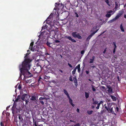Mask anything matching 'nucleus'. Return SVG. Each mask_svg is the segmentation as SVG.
I'll return each mask as SVG.
<instances>
[{
    "label": "nucleus",
    "mask_w": 126,
    "mask_h": 126,
    "mask_svg": "<svg viewBox=\"0 0 126 126\" xmlns=\"http://www.w3.org/2000/svg\"><path fill=\"white\" fill-rule=\"evenodd\" d=\"M31 64L27 65H19V68L21 74L23 75L24 77L29 78L31 77V74L29 71L30 69Z\"/></svg>",
    "instance_id": "1"
},
{
    "label": "nucleus",
    "mask_w": 126,
    "mask_h": 126,
    "mask_svg": "<svg viewBox=\"0 0 126 126\" xmlns=\"http://www.w3.org/2000/svg\"><path fill=\"white\" fill-rule=\"evenodd\" d=\"M29 54L28 53H27L26 54V55L24 57L25 59L24 61L22 62L21 64L19 65H27V64H30L31 62L32 61L29 58H28L27 56Z\"/></svg>",
    "instance_id": "2"
},
{
    "label": "nucleus",
    "mask_w": 126,
    "mask_h": 126,
    "mask_svg": "<svg viewBox=\"0 0 126 126\" xmlns=\"http://www.w3.org/2000/svg\"><path fill=\"white\" fill-rule=\"evenodd\" d=\"M40 102L43 105H44V101H45L44 100L46 101L47 100V99L46 97H41L39 98Z\"/></svg>",
    "instance_id": "3"
},
{
    "label": "nucleus",
    "mask_w": 126,
    "mask_h": 126,
    "mask_svg": "<svg viewBox=\"0 0 126 126\" xmlns=\"http://www.w3.org/2000/svg\"><path fill=\"white\" fill-rule=\"evenodd\" d=\"M34 44V42H32L30 44V46L29 48V49L33 51H36V50L34 48V47L33 48H32L33 46V45Z\"/></svg>",
    "instance_id": "4"
},
{
    "label": "nucleus",
    "mask_w": 126,
    "mask_h": 126,
    "mask_svg": "<svg viewBox=\"0 0 126 126\" xmlns=\"http://www.w3.org/2000/svg\"><path fill=\"white\" fill-rule=\"evenodd\" d=\"M48 33L47 32V31L44 30L41 32V34L39 35L40 37H42L43 38H44L46 36V35H47Z\"/></svg>",
    "instance_id": "5"
},
{
    "label": "nucleus",
    "mask_w": 126,
    "mask_h": 126,
    "mask_svg": "<svg viewBox=\"0 0 126 126\" xmlns=\"http://www.w3.org/2000/svg\"><path fill=\"white\" fill-rule=\"evenodd\" d=\"M72 36L75 38H77L79 39V33L76 32H73L72 33Z\"/></svg>",
    "instance_id": "6"
},
{
    "label": "nucleus",
    "mask_w": 126,
    "mask_h": 126,
    "mask_svg": "<svg viewBox=\"0 0 126 126\" xmlns=\"http://www.w3.org/2000/svg\"><path fill=\"white\" fill-rule=\"evenodd\" d=\"M31 100L33 101V103L35 104L37 103V100L36 99V97L34 96H32L30 99Z\"/></svg>",
    "instance_id": "7"
},
{
    "label": "nucleus",
    "mask_w": 126,
    "mask_h": 126,
    "mask_svg": "<svg viewBox=\"0 0 126 126\" xmlns=\"http://www.w3.org/2000/svg\"><path fill=\"white\" fill-rule=\"evenodd\" d=\"M124 13V11L123 10H122L119 12V13L117 14L116 17L117 19L118 18L123 14Z\"/></svg>",
    "instance_id": "8"
},
{
    "label": "nucleus",
    "mask_w": 126,
    "mask_h": 126,
    "mask_svg": "<svg viewBox=\"0 0 126 126\" xmlns=\"http://www.w3.org/2000/svg\"><path fill=\"white\" fill-rule=\"evenodd\" d=\"M65 38H66L68 39L69 40L73 42H76V41L74 39L72 38L70 36H65L64 37Z\"/></svg>",
    "instance_id": "9"
},
{
    "label": "nucleus",
    "mask_w": 126,
    "mask_h": 126,
    "mask_svg": "<svg viewBox=\"0 0 126 126\" xmlns=\"http://www.w3.org/2000/svg\"><path fill=\"white\" fill-rule=\"evenodd\" d=\"M69 99V102L70 104L73 107L75 106V105L72 103V100L70 98V96L67 97Z\"/></svg>",
    "instance_id": "10"
},
{
    "label": "nucleus",
    "mask_w": 126,
    "mask_h": 126,
    "mask_svg": "<svg viewBox=\"0 0 126 126\" xmlns=\"http://www.w3.org/2000/svg\"><path fill=\"white\" fill-rule=\"evenodd\" d=\"M27 94H23L21 96V98L23 100H25V97L27 96Z\"/></svg>",
    "instance_id": "11"
},
{
    "label": "nucleus",
    "mask_w": 126,
    "mask_h": 126,
    "mask_svg": "<svg viewBox=\"0 0 126 126\" xmlns=\"http://www.w3.org/2000/svg\"><path fill=\"white\" fill-rule=\"evenodd\" d=\"M12 110L13 114H14L17 113V108H12Z\"/></svg>",
    "instance_id": "12"
},
{
    "label": "nucleus",
    "mask_w": 126,
    "mask_h": 126,
    "mask_svg": "<svg viewBox=\"0 0 126 126\" xmlns=\"http://www.w3.org/2000/svg\"><path fill=\"white\" fill-rule=\"evenodd\" d=\"M76 68L78 70L79 72V64H78L76 67V68L74 69L72 72V73L73 74H75V72L76 70Z\"/></svg>",
    "instance_id": "13"
},
{
    "label": "nucleus",
    "mask_w": 126,
    "mask_h": 126,
    "mask_svg": "<svg viewBox=\"0 0 126 126\" xmlns=\"http://www.w3.org/2000/svg\"><path fill=\"white\" fill-rule=\"evenodd\" d=\"M18 118L19 121V122H23V119L22 117L20 114L18 115Z\"/></svg>",
    "instance_id": "14"
},
{
    "label": "nucleus",
    "mask_w": 126,
    "mask_h": 126,
    "mask_svg": "<svg viewBox=\"0 0 126 126\" xmlns=\"http://www.w3.org/2000/svg\"><path fill=\"white\" fill-rule=\"evenodd\" d=\"M103 103V102L102 101H100L99 103H98L97 105V106L96 107V109H99V107L100 105L101 104H102Z\"/></svg>",
    "instance_id": "15"
},
{
    "label": "nucleus",
    "mask_w": 126,
    "mask_h": 126,
    "mask_svg": "<svg viewBox=\"0 0 126 126\" xmlns=\"http://www.w3.org/2000/svg\"><path fill=\"white\" fill-rule=\"evenodd\" d=\"M118 3H119V2H115V9H116V10L117 8L120 7V5L118 6Z\"/></svg>",
    "instance_id": "16"
},
{
    "label": "nucleus",
    "mask_w": 126,
    "mask_h": 126,
    "mask_svg": "<svg viewBox=\"0 0 126 126\" xmlns=\"http://www.w3.org/2000/svg\"><path fill=\"white\" fill-rule=\"evenodd\" d=\"M73 80H74V82L75 83V85L76 86H76H77V85H78V84H77L78 82H77V79L76 78H74L73 79Z\"/></svg>",
    "instance_id": "17"
},
{
    "label": "nucleus",
    "mask_w": 126,
    "mask_h": 126,
    "mask_svg": "<svg viewBox=\"0 0 126 126\" xmlns=\"http://www.w3.org/2000/svg\"><path fill=\"white\" fill-rule=\"evenodd\" d=\"M21 97L20 95H19L17 96V98L15 100V102H17L18 101H19L20 98Z\"/></svg>",
    "instance_id": "18"
},
{
    "label": "nucleus",
    "mask_w": 126,
    "mask_h": 126,
    "mask_svg": "<svg viewBox=\"0 0 126 126\" xmlns=\"http://www.w3.org/2000/svg\"><path fill=\"white\" fill-rule=\"evenodd\" d=\"M63 91L64 94L66 95L67 97L69 96L68 93L66 90L63 89Z\"/></svg>",
    "instance_id": "19"
},
{
    "label": "nucleus",
    "mask_w": 126,
    "mask_h": 126,
    "mask_svg": "<svg viewBox=\"0 0 126 126\" xmlns=\"http://www.w3.org/2000/svg\"><path fill=\"white\" fill-rule=\"evenodd\" d=\"M85 96L86 99L88 98L89 96V94L88 93L85 92Z\"/></svg>",
    "instance_id": "20"
},
{
    "label": "nucleus",
    "mask_w": 126,
    "mask_h": 126,
    "mask_svg": "<svg viewBox=\"0 0 126 126\" xmlns=\"http://www.w3.org/2000/svg\"><path fill=\"white\" fill-rule=\"evenodd\" d=\"M117 19V18L115 16V17L113 19H112L111 20H110V21H109V22H110V23H112V22L115 21Z\"/></svg>",
    "instance_id": "21"
},
{
    "label": "nucleus",
    "mask_w": 126,
    "mask_h": 126,
    "mask_svg": "<svg viewBox=\"0 0 126 126\" xmlns=\"http://www.w3.org/2000/svg\"><path fill=\"white\" fill-rule=\"evenodd\" d=\"M111 97L112 100L114 101H116V98L115 97L112 95H111Z\"/></svg>",
    "instance_id": "22"
},
{
    "label": "nucleus",
    "mask_w": 126,
    "mask_h": 126,
    "mask_svg": "<svg viewBox=\"0 0 126 126\" xmlns=\"http://www.w3.org/2000/svg\"><path fill=\"white\" fill-rule=\"evenodd\" d=\"M98 29L97 30L95 31H94L90 35L92 37V36L98 30Z\"/></svg>",
    "instance_id": "23"
},
{
    "label": "nucleus",
    "mask_w": 126,
    "mask_h": 126,
    "mask_svg": "<svg viewBox=\"0 0 126 126\" xmlns=\"http://www.w3.org/2000/svg\"><path fill=\"white\" fill-rule=\"evenodd\" d=\"M120 29L122 32H124V30L122 26V24H121L120 26Z\"/></svg>",
    "instance_id": "24"
},
{
    "label": "nucleus",
    "mask_w": 126,
    "mask_h": 126,
    "mask_svg": "<svg viewBox=\"0 0 126 126\" xmlns=\"http://www.w3.org/2000/svg\"><path fill=\"white\" fill-rule=\"evenodd\" d=\"M98 101L95 100L94 102H93V104L94 105L96 104H98Z\"/></svg>",
    "instance_id": "25"
},
{
    "label": "nucleus",
    "mask_w": 126,
    "mask_h": 126,
    "mask_svg": "<svg viewBox=\"0 0 126 126\" xmlns=\"http://www.w3.org/2000/svg\"><path fill=\"white\" fill-rule=\"evenodd\" d=\"M93 111L92 110L88 111H87V113L88 114L90 115L92 113Z\"/></svg>",
    "instance_id": "26"
},
{
    "label": "nucleus",
    "mask_w": 126,
    "mask_h": 126,
    "mask_svg": "<svg viewBox=\"0 0 126 126\" xmlns=\"http://www.w3.org/2000/svg\"><path fill=\"white\" fill-rule=\"evenodd\" d=\"M108 92L109 93H112V88H110V89H108Z\"/></svg>",
    "instance_id": "27"
},
{
    "label": "nucleus",
    "mask_w": 126,
    "mask_h": 126,
    "mask_svg": "<svg viewBox=\"0 0 126 126\" xmlns=\"http://www.w3.org/2000/svg\"><path fill=\"white\" fill-rule=\"evenodd\" d=\"M111 14H109L107 13V14L106 15V16L107 17H110Z\"/></svg>",
    "instance_id": "28"
},
{
    "label": "nucleus",
    "mask_w": 126,
    "mask_h": 126,
    "mask_svg": "<svg viewBox=\"0 0 126 126\" xmlns=\"http://www.w3.org/2000/svg\"><path fill=\"white\" fill-rule=\"evenodd\" d=\"M110 112L112 113H113L114 112V111L113 110L112 108L111 109L109 108V111Z\"/></svg>",
    "instance_id": "29"
},
{
    "label": "nucleus",
    "mask_w": 126,
    "mask_h": 126,
    "mask_svg": "<svg viewBox=\"0 0 126 126\" xmlns=\"http://www.w3.org/2000/svg\"><path fill=\"white\" fill-rule=\"evenodd\" d=\"M21 108H19V109H17V113L18 112L19 113L20 112V111L21 110Z\"/></svg>",
    "instance_id": "30"
},
{
    "label": "nucleus",
    "mask_w": 126,
    "mask_h": 126,
    "mask_svg": "<svg viewBox=\"0 0 126 126\" xmlns=\"http://www.w3.org/2000/svg\"><path fill=\"white\" fill-rule=\"evenodd\" d=\"M46 44L49 47H51L50 46V43L48 42V41H47Z\"/></svg>",
    "instance_id": "31"
},
{
    "label": "nucleus",
    "mask_w": 126,
    "mask_h": 126,
    "mask_svg": "<svg viewBox=\"0 0 126 126\" xmlns=\"http://www.w3.org/2000/svg\"><path fill=\"white\" fill-rule=\"evenodd\" d=\"M105 1L106 3L109 6H110V4H109V1L108 0H105Z\"/></svg>",
    "instance_id": "32"
},
{
    "label": "nucleus",
    "mask_w": 126,
    "mask_h": 126,
    "mask_svg": "<svg viewBox=\"0 0 126 126\" xmlns=\"http://www.w3.org/2000/svg\"><path fill=\"white\" fill-rule=\"evenodd\" d=\"M92 37L90 35H89L87 38V40L89 41Z\"/></svg>",
    "instance_id": "33"
},
{
    "label": "nucleus",
    "mask_w": 126,
    "mask_h": 126,
    "mask_svg": "<svg viewBox=\"0 0 126 126\" xmlns=\"http://www.w3.org/2000/svg\"><path fill=\"white\" fill-rule=\"evenodd\" d=\"M94 86H93L92 85V90L93 91H95L96 90V89H95L94 88Z\"/></svg>",
    "instance_id": "34"
},
{
    "label": "nucleus",
    "mask_w": 126,
    "mask_h": 126,
    "mask_svg": "<svg viewBox=\"0 0 126 126\" xmlns=\"http://www.w3.org/2000/svg\"><path fill=\"white\" fill-rule=\"evenodd\" d=\"M113 44L114 47V48L116 49L117 48V46H116L115 43V42H113Z\"/></svg>",
    "instance_id": "35"
},
{
    "label": "nucleus",
    "mask_w": 126,
    "mask_h": 126,
    "mask_svg": "<svg viewBox=\"0 0 126 126\" xmlns=\"http://www.w3.org/2000/svg\"><path fill=\"white\" fill-rule=\"evenodd\" d=\"M90 61L89 62V63H92L93 62L94 60L92 59H90Z\"/></svg>",
    "instance_id": "36"
},
{
    "label": "nucleus",
    "mask_w": 126,
    "mask_h": 126,
    "mask_svg": "<svg viewBox=\"0 0 126 126\" xmlns=\"http://www.w3.org/2000/svg\"><path fill=\"white\" fill-rule=\"evenodd\" d=\"M69 80L71 81H73V80L72 79V77L71 76H70V77H69Z\"/></svg>",
    "instance_id": "37"
},
{
    "label": "nucleus",
    "mask_w": 126,
    "mask_h": 126,
    "mask_svg": "<svg viewBox=\"0 0 126 126\" xmlns=\"http://www.w3.org/2000/svg\"><path fill=\"white\" fill-rule=\"evenodd\" d=\"M75 16H76L77 17H79V16L78 14H77V13L76 12H75Z\"/></svg>",
    "instance_id": "38"
},
{
    "label": "nucleus",
    "mask_w": 126,
    "mask_h": 126,
    "mask_svg": "<svg viewBox=\"0 0 126 126\" xmlns=\"http://www.w3.org/2000/svg\"><path fill=\"white\" fill-rule=\"evenodd\" d=\"M60 4V3H55V6H56L57 5H58V6H59Z\"/></svg>",
    "instance_id": "39"
},
{
    "label": "nucleus",
    "mask_w": 126,
    "mask_h": 126,
    "mask_svg": "<svg viewBox=\"0 0 126 126\" xmlns=\"http://www.w3.org/2000/svg\"><path fill=\"white\" fill-rule=\"evenodd\" d=\"M74 23L75 24L77 25H78V23L77 21L76 20V21H75L74 22Z\"/></svg>",
    "instance_id": "40"
},
{
    "label": "nucleus",
    "mask_w": 126,
    "mask_h": 126,
    "mask_svg": "<svg viewBox=\"0 0 126 126\" xmlns=\"http://www.w3.org/2000/svg\"><path fill=\"white\" fill-rule=\"evenodd\" d=\"M85 52V51L84 50H82L81 51V54H82V56L83 55V54Z\"/></svg>",
    "instance_id": "41"
},
{
    "label": "nucleus",
    "mask_w": 126,
    "mask_h": 126,
    "mask_svg": "<svg viewBox=\"0 0 126 126\" xmlns=\"http://www.w3.org/2000/svg\"><path fill=\"white\" fill-rule=\"evenodd\" d=\"M105 108L108 111H109V108H108L106 106H105Z\"/></svg>",
    "instance_id": "42"
},
{
    "label": "nucleus",
    "mask_w": 126,
    "mask_h": 126,
    "mask_svg": "<svg viewBox=\"0 0 126 126\" xmlns=\"http://www.w3.org/2000/svg\"><path fill=\"white\" fill-rule=\"evenodd\" d=\"M55 42L56 43H58L60 42V41L58 40H55Z\"/></svg>",
    "instance_id": "43"
},
{
    "label": "nucleus",
    "mask_w": 126,
    "mask_h": 126,
    "mask_svg": "<svg viewBox=\"0 0 126 126\" xmlns=\"http://www.w3.org/2000/svg\"><path fill=\"white\" fill-rule=\"evenodd\" d=\"M79 126V123H78L77 124L75 125L74 126Z\"/></svg>",
    "instance_id": "44"
},
{
    "label": "nucleus",
    "mask_w": 126,
    "mask_h": 126,
    "mask_svg": "<svg viewBox=\"0 0 126 126\" xmlns=\"http://www.w3.org/2000/svg\"><path fill=\"white\" fill-rule=\"evenodd\" d=\"M18 88L20 90L21 88V86L20 85H19L18 86Z\"/></svg>",
    "instance_id": "45"
},
{
    "label": "nucleus",
    "mask_w": 126,
    "mask_h": 126,
    "mask_svg": "<svg viewBox=\"0 0 126 126\" xmlns=\"http://www.w3.org/2000/svg\"><path fill=\"white\" fill-rule=\"evenodd\" d=\"M68 65H69V66L71 68H72V65L69 63H68Z\"/></svg>",
    "instance_id": "46"
},
{
    "label": "nucleus",
    "mask_w": 126,
    "mask_h": 126,
    "mask_svg": "<svg viewBox=\"0 0 126 126\" xmlns=\"http://www.w3.org/2000/svg\"><path fill=\"white\" fill-rule=\"evenodd\" d=\"M70 122H73L74 123H77L76 122V121H74V120H70Z\"/></svg>",
    "instance_id": "47"
},
{
    "label": "nucleus",
    "mask_w": 126,
    "mask_h": 126,
    "mask_svg": "<svg viewBox=\"0 0 126 126\" xmlns=\"http://www.w3.org/2000/svg\"><path fill=\"white\" fill-rule=\"evenodd\" d=\"M112 12V10H109V11L108 12H107V13H111Z\"/></svg>",
    "instance_id": "48"
},
{
    "label": "nucleus",
    "mask_w": 126,
    "mask_h": 126,
    "mask_svg": "<svg viewBox=\"0 0 126 126\" xmlns=\"http://www.w3.org/2000/svg\"><path fill=\"white\" fill-rule=\"evenodd\" d=\"M0 125L1 126H4V125L3 124L2 122H0Z\"/></svg>",
    "instance_id": "49"
},
{
    "label": "nucleus",
    "mask_w": 126,
    "mask_h": 126,
    "mask_svg": "<svg viewBox=\"0 0 126 126\" xmlns=\"http://www.w3.org/2000/svg\"><path fill=\"white\" fill-rule=\"evenodd\" d=\"M116 49H115V48H114V49H113V52L114 53H115V52Z\"/></svg>",
    "instance_id": "50"
},
{
    "label": "nucleus",
    "mask_w": 126,
    "mask_h": 126,
    "mask_svg": "<svg viewBox=\"0 0 126 126\" xmlns=\"http://www.w3.org/2000/svg\"><path fill=\"white\" fill-rule=\"evenodd\" d=\"M24 101H25L26 104H27L28 102V100H26V99H25V100Z\"/></svg>",
    "instance_id": "51"
},
{
    "label": "nucleus",
    "mask_w": 126,
    "mask_h": 126,
    "mask_svg": "<svg viewBox=\"0 0 126 126\" xmlns=\"http://www.w3.org/2000/svg\"><path fill=\"white\" fill-rule=\"evenodd\" d=\"M107 87L108 89H110V88H112L110 86H107Z\"/></svg>",
    "instance_id": "52"
},
{
    "label": "nucleus",
    "mask_w": 126,
    "mask_h": 126,
    "mask_svg": "<svg viewBox=\"0 0 126 126\" xmlns=\"http://www.w3.org/2000/svg\"><path fill=\"white\" fill-rule=\"evenodd\" d=\"M116 110L117 111V112H118V110H119V108H118V107H116Z\"/></svg>",
    "instance_id": "53"
},
{
    "label": "nucleus",
    "mask_w": 126,
    "mask_h": 126,
    "mask_svg": "<svg viewBox=\"0 0 126 126\" xmlns=\"http://www.w3.org/2000/svg\"><path fill=\"white\" fill-rule=\"evenodd\" d=\"M106 48L105 49V50H104V51H103V53H105V52H106Z\"/></svg>",
    "instance_id": "54"
},
{
    "label": "nucleus",
    "mask_w": 126,
    "mask_h": 126,
    "mask_svg": "<svg viewBox=\"0 0 126 126\" xmlns=\"http://www.w3.org/2000/svg\"><path fill=\"white\" fill-rule=\"evenodd\" d=\"M101 87V88L103 89H105V87L104 86H102Z\"/></svg>",
    "instance_id": "55"
},
{
    "label": "nucleus",
    "mask_w": 126,
    "mask_h": 126,
    "mask_svg": "<svg viewBox=\"0 0 126 126\" xmlns=\"http://www.w3.org/2000/svg\"><path fill=\"white\" fill-rule=\"evenodd\" d=\"M34 125H35V126H37V124H36V122H34Z\"/></svg>",
    "instance_id": "56"
},
{
    "label": "nucleus",
    "mask_w": 126,
    "mask_h": 126,
    "mask_svg": "<svg viewBox=\"0 0 126 126\" xmlns=\"http://www.w3.org/2000/svg\"><path fill=\"white\" fill-rule=\"evenodd\" d=\"M86 72L87 74H88L89 72L88 71H86Z\"/></svg>",
    "instance_id": "57"
},
{
    "label": "nucleus",
    "mask_w": 126,
    "mask_h": 126,
    "mask_svg": "<svg viewBox=\"0 0 126 126\" xmlns=\"http://www.w3.org/2000/svg\"><path fill=\"white\" fill-rule=\"evenodd\" d=\"M59 71L60 72L62 73H63V71L62 70H60V69L59 70Z\"/></svg>",
    "instance_id": "58"
},
{
    "label": "nucleus",
    "mask_w": 126,
    "mask_h": 126,
    "mask_svg": "<svg viewBox=\"0 0 126 126\" xmlns=\"http://www.w3.org/2000/svg\"><path fill=\"white\" fill-rule=\"evenodd\" d=\"M95 106L94 105H92V107L91 108L92 109H94V108Z\"/></svg>",
    "instance_id": "59"
},
{
    "label": "nucleus",
    "mask_w": 126,
    "mask_h": 126,
    "mask_svg": "<svg viewBox=\"0 0 126 126\" xmlns=\"http://www.w3.org/2000/svg\"><path fill=\"white\" fill-rule=\"evenodd\" d=\"M95 56H93V58H92V59H93V60H94V59H95Z\"/></svg>",
    "instance_id": "60"
},
{
    "label": "nucleus",
    "mask_w": 126,
    "mask_h": 126,
    "mask_svg": "<svg viewBox=\"0 0 126 126\" xmlns=\"http://www.w3.org/2000/svg\"><path fill=\"white\" fill-rule=\"evenodd\" d=\"M77 111L78 112H79V108H77Z\"/></svg>",
    "instance_id": "61"
},
{
    "label": "nucleus",
    "mask_w": 126,
    "mask_h": 126,
    "mask_svg": "<svg viewBox=\"0 0 126 126\" xmlns=\"http://www.w3.org/2000/svg\"><path fill=\"white\" fill-rule=\"evenodd\" d=\"M27 51L29 53V54L30 53V51L29 50H28Z\"/></svg>",
    "instance_id": "62"
},
{
    "label": "nucleus",
    "mask_w": 126,
    "mask_h": 126,
    "mask_svg": "<svg viewBox=\"0 0 126 126\" xmlns=\"http://www.w3.org/2000/svg\"><path fill=\"white\" fill-rule=\"evenodd\" d=\"M91 67H92L93 68H94L95 67V66H94H94H91Z\"/></svg>",
    "instance_id": "63"
},
{
    "label": "nucleus",
    "mask_w": 126,
    "mask_h": 126,
    "mask_svg": "<svg viewBox=\"0 0 126 126\" xmlns=\"http://www.w3.org/2000/svg\"><path fill=\"white\" fill-rule=\"evenodd\" d=\"M124 17L125 18H126V15H124Z\"/></svg>",
    "instance_id": "64"
}]
</instances>
